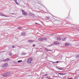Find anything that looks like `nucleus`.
<instances>
[{"instance_id": "nucleus-33", "label": "nucleus", "mask_w": 79, "mask_h": 79, "mask_svg": "<svg viewBox=\"0 0 79 79\" xmlns=\"http://www.w3.org/2000/svg\"><path fill=\"white\" fill-rule=\"evenodd\" d=\"M58 68V69H60V68Z\"/></svg>"}, {"instance_id": "nucleus-2", "label": "nucleus", "mask_w": 79, "mask_h": 79, "mask_svg": "<svg viewBox=\"0 0 79 79\" xmlns=\"http://www.w3.org/2000/svg\"><path fill=\"white\" fill-rule=\"evenodd\" d=\"M22 14L23 15H24L25 16H27V14L26 12H25L24 11L22 10Z\"/></svg>"}, {"instance_id": "nucleus-19", "label": "nucleus", "mask_w": 79, "mask_h": 79, "mask_svg": "<svg viewBox=\"0 0 79 79\" xmlns=\"http://www.w3.org/2000/svg\"><path fill=\"white\" fill-rule=\"evenodd\" d=\"M18 29H22V27H18Z\"/></svg>"}, {"instance_id": "nucleus-29", "label": "nucleus", "mask_w": 79, "mask_h": 79, "mask_svg": "<svg viewBox=\"0 0 79 79\" xmlns=\"http://www.w3.org/2000/svg\"><path fill=\"white\" fill-rule=\"evenodd\" d=\"M47 19H49V17H47Z\"/></svg>"}, {"instance_id": "nucleus-24", "label": "nucleus", "mask_w": 79, "mask_h": 79, "mask_svg": "<svg viewBox=\"0 0 79 79\" xmlns=\"http://www.w3.org/2000/svg\"><path fill=\"white\" fill-rule=\"evenodd\" d=\"M35 23L36 24H39L38 23Z\"/></svg>"}, {"instance_id": "nucleus-7", "label": "nucleus", "mask_w": 79, "mask_h": 79, "mask_svg": "<svg viewBox=\"0 0 79 79\" xmlns=\"http://www.w3.org/2000/svg\"><path fill=\"white\" fill-rule=\"evenodd\" d=\"M54 44L58 45V44H59V43L58 42H54Z\"/></svg>"}, {"instance_id": "nucleus-15", "label": "nucleus", "mask_w": 79, "mask_h": 79, "mask_svg": "<svg viewBox=\"0 0 79 79\" xmlns=\"http://www.w3.org/2000/svg\"><path fill=\"white\" fill-rule=\"evenodd\" d=\"M15 3H16V4H17V5H19V4L18 3V2H17V1H15Z\"/></svg>"}, {"instance_id": "nucleus-11", "label": "nucleus", "mask_w": 79, "mask_h": 79, "mask_svg": "<svg viewBox=\"0 0 79 79\" xmlns=\"http://www.w3.org/2000/svg\"><path fill=\"white\" fill-rule=\"evenodd\" d=\"M60 75H62V76H63V75H65V73H60Z\"/></svg>"}, {"instance_id": "nucleus-6", "label": "nucleus", "mask_w": 79, "mask_h": 79, "mask_svg": "<svg viewBox=\"0 0 79 79\" xmlns=\"http://www.w3.org/2000/svg\"><path fill=\"white\" fill-rule=\"evenodd\" d=\"M9 60H10V59H5V60H3V61H9Z\"/></svg>"}, {"instance_id": "nucleus-3", "label": "nucleus", "mask_w": 79, "mask_h": 79, "mask_svg": "<svg viewBox=\"0 0 79 79\" xmlns=\"http://www.w3.org/2000/svg\"><path fill=\"white\" fill-rule=\"evenodd\" d=\"M8 64L7 63H6L4 64L2 66L3 68H6L8 66Z\"/></svg>"}, {"instance_id": "nucleus-34", "label": "nucleus", "mask_w": 79, "mask_h": 79, "mask_svg": "<svg viewBox=\"0 0 79 79\" xmlns=\"http://www.w3.org/2000/svg\"><path fill=\"white\" fill-rule=\"evenodd\" d=\"M59 74H60V73H59Z\"/></svg>"}, {"instance_id": "nucleus-14", "label": "nucleus", "mask_w": 79, "mask_h": 79, "mask_svg": "<svg viewBox=\"0 0 79 79\" xmlns=\"http://www.w3.org/2000/svg\"><path fill=\"white\" fill-rule=\"evenodd\" d=\"M43 40H47V39L46 38H44Z\"/></svg>"}, {"instance_id": "nucleus-18", "label": "nucleus", "mask_w": 79, "mask_h": 79, "mask_svg": "<svg viewBox=\"0 0 79 79\" xmlns=\"http://www.w3.org/2000/svg\"><path fill=\"white\" fill-rule=\"evenodd\" d=\"M52 63H58L59 62H58V61H57L56 62H52Z\"/></svg>"}, {"instance_id": "nucleus-5", "label": "nucleus", "mask_w": 79, "mask_h": 79, "mask_svg": "<svg viewBox=\"0 0 79 79\" xmlns=\"http://www.w3.org/2000/svg\"><path fill=\"white\" fill-rule=\"evenodd\" d=\"M39 40L40 41H41L42 42V41H43V39L42 38H39Z\"/></svg>"}, {"instance_id": "nucleus-27", "label": "nucleus", "mask_w": 79, "mask_h": 79, "mask_svg": "<svg viewBox=\"0 0 79 79\" xmlns=\"http://www.w3.org/2000/svg\"><path fill=\"white\" fill-rule=\"evenodd\" d=\"M61 37H64V36L63 35H62Z\"/></svg>"}, {"instance_id": "nucleus-8", "label": "nucleus", "mask_w": 79, "mask_h": 79, "mask_svg": "<svg viewBox=\"0 0 79 79\" xmlns=\"http://www.w3.org/2000/svg\"><path fill=\"white\" fill-rule=\"evenodd\" d=\"M6 76H9V75H10V73L9 72H8L7 73H6Z\"/></svg>"}, {"instance_id": "nucleus-12", "label": "nucleus", "mask_w": 79, "mask_h": 79, "mask_svg": "<svg viewBox=\"0 0 79 79\" xmlns=\"http://www.w3.org/2000/svg\"><path fill=\"white\" fill-rule=\"evenodd\" d=\"M28 42L29 43H31L32 42V40H29V41H28Z\"/></svg>"}, {"instance_id": "nucleus-26", "label": "nucleus", "mask_w": 79, "mask_h": 79, "mask_svg": "<svg viewBox=\"0 0 79 79\" xmlns=\"http://www.w3.org/2000/svg\"><path fill=\"white\" fill-rule=\"evenodd\" d=\"M12 48H14L15 46H12Z\"/></svg>"}, {"instance_id": "nucleus-22", "label": "nucleus", "mask_w": 79, "mask_h": 79, "mask_svg": "<svg viewBox=\"0 0 79 79\" xmlns=\"http://www.w3.org/2000/svg\"><path fill=\"white\" fill-rule=\"evenodd\" d=\"M57 40H60V38H58V37H57Z\"/></svg>"}, {"instance_id": "nucleus-16", "label": "nucleus", "mask_w": 79, "mask_h": 79, "mask_svg": "<svg viewBox=\"0 0 79 79\" xmlns=\"http://www.w3.org/2000/svg\"><path fill=\"white\" fill-rule=\"evenodd\" d=\"M65 45H66V46H68V43H66L65 44Z\"/></svg>"}, {"instance_id": "nucleus-21", "label": "nucleus", "mask_w": 79, "mask_h": 79, "mask_svg": "<svg viewBox=\"0 0 79 79\" xmlns=\"http://www.w3.org/2000/svg\"><path fill=\"white\" fill-rule=\"evenodd\" d=\"M4 16H5V17H9L8 16H7L6 15H4Z\"/></svg>"}, {"instance_id": "nucleus-1", "label": "nucleus", "mask_w": 79, "mask_h": 79, "mask_svg": "<svg viewBox=\"0 0 79 79\" xmlns=\"http://www.w3.org/2000/svg\"><path fill=\"white\" fill-rule=\"evenodd\" d=\"M32 61V59L31 58H30L27 59V63L29 64H31Z\"/></svg>"}, {"instance_id": "nucleus-13", "label": "nucleus", "mask_w": 79, "mask_h": 79, "mask_svg": "<svg viewBox=\"0 0 79 79\" xmlns=\"http://www.w3.org/2000/svg\"><path fill=\"white\" fill-rule=\"evenodd\" d=\"M62 40H63V41H65V40H66V38H64L63 39V38H62Z\"/></svg>"}, {"instance_id": "nucleus-28", "label": "nucleus", "mask_w": 79, "mask_h": 79, "mask_svg": "<svg viewBox=\"0 0 79 79\" xmlns=\"http://www.w3.org/2000/svg\"><path fill=\"white\" fill-rule=\"evenodd\" d=\"M60 40H61V38H60Z\"/></svg>"}, {"instance_id": "nucleus-9", "label": "nucleus", "mask_w": 79, "mask_h": 79, "mask_svg": "<svg viewBox=\"0 0 79 79\" xmlns=\"http://www.w3.org/2000/svg\"><path fill=\"white\" fill-rule=\"evenodd\" d=\"M0 16H4V15H3V13H0Z\"/></svg>"}, {"instance_id": "nucleus-4", "label": "nucleus", "mask_w": 79, "mask_h": 79, "mask_svg": "<svg viewBox=\"0 0 79 79\" xmlns=\"http://www.w3.org/2000/svg\"><path fill=\"white\" fill-rule=\"evenodd\" d=\"M60 72H62V71H64V69L61 68H60Z\"/></svg>"}, {"instance_id": "nucleus-30", "label": "nucleus", "mask_w": 79, "mask_h": 79, "mask_svg": "<svg viewBox=\"0 0 79 79\" xmlns=\"http://www.w3.org/2000/svg\"><path fill=\"white\" fill-rule=\"evenodd\" d=\"M68 79H72V78H68Z\"/></svg>"}, {"instance_id": "nucleus-10", "label": "nucleus", "mask_w": 79, "mask_h": 79, "mask_svg": "<svg viewBox=\"0 0 79 79\" xmlns=\"http://www.w3.org/2000/svg\"><path fill=\"white\" fill-rule=\"evenodd\" d=\"M2 76H3V77H6V76H7L6 73H4V74L2 75Z\"/></svg>"}, {"instance_id": "nucleus-32", "label": "nucleus", "mask_w": 79, "mask_h": 79, "mask_svg": "<svg viewBox=\"0 0 79 79\" xmlns=\"http://www.w3.org/2000/svg\"><path fill=\"white\" fill-rule=\"evenodd\" d=\"M24 34H26V32H24Z\"/></svg>"}, {"instance_id": "nucleus-25", "label": "nucleus", "mask_w": 79, "mask_h": 79, "mask_svg": "<svg viewBox=\"0 0 79 79\" xmlns=\"http://www.w3.org/2000/svg\"><path fill=\"white\" fill-rule=\"evenodd\" d=\"M14 1V2H16V1H17V0H13Z\"/></svg>"}, {"instance_id": "nucleus-23", "label": "nucleus", "mask_w": 79, "mask_h": 79, "mask_svg": "<svg viewBox=\"0 0 79 79\" xmlns=\"http://www.w3.org/2000/svg\"><path fill=\"white\" fill-rule=\"evenodd\" d=\"M35 44H33V47H35Z\"/></svg>"}, {"instance_id": "nucleus-31", "label": "nucleus", "mask_w": 79, "mask_h": 79, "mask_svg": "<svg viewBox=\"0 0 79 79\" xmlns=\"http://www.w3.org/2000/svg\"><path fill=\"white\" fill-rule=\"evenodd\" d=\"M11 15H14V14H12Z\"/></svg>"}, {"instance_id": "nucleus-20", "label": "nucleus", "mask_w": 79, "mask_h": 79, "mask_svg": "<svg viewBox=\"0 0 79 79\" xmlns=\"http://www.w3.org/2000/svg\"><path fill=\"white\" fill-rule=\"evenodd\" d=\"M76 58H79V55H77L76 56Z\"/></svg>"}, {"instance_id": "nucleus-17", "label": "nucleus", "mask_w": 79, "mask_h": 79, "mask_svg": "<svg viewBox=\"0 0 79 79\" xmlns=\"http://www.w3.org/2000/svg\"><path fill=\"white\" fill-rule=\"evenodd\" d=\"M18 63H20L21 62H22V60H19L18 61Z\"/></svg>"}]
</instances>
